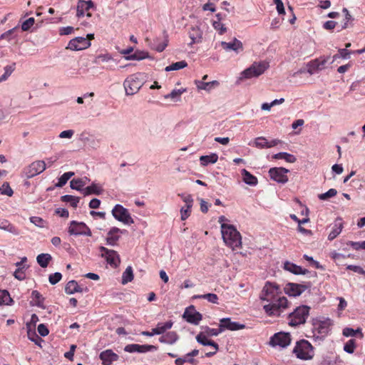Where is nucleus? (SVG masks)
<instances>
[{
    "mask_svg": "<svg viewBox=\"0 0 365 365\" xmlns=\"http://www.w3.org/2000/svg\"><path fill=\"white\" fill-rule=\"evenodd\" d=\"M221 232L223 241L227 246L233 250L241 247L242 237L234 225L222 224Z\"/></svg>",
    "mask_w": 365,
    "mask_h": 365,
    "instance_id": "nucleus-1",
    "label": "nucleus"
},
{
    "mask_svg": "<svg viewBox=\"0 0 365 365\" xmlns=\"http://www.w3.org/2000/svg\"><path fill=\"white\" fill-rule=\"evenodd\" d=\"M291 303L288 299L281 296L263 306L266 314L272 317H279L289 307Z\"/></svg>",
    "mask_w": 365,
    "mask_h": 365,
    "instance_id": "nucleus-2",
    "label": "nucleus"
},
{
    "mask_svg": "<svg viewBox=\"0 0 365 365\" xmlns=\"http://www.w3.org/2000/svg\"><path fill=\"white\" fill-rule=\"evenodd\" d=\"M310 309V307L307 305H300L296 307L287 316L288 324L291 327H297L305 324L309 316Z\"/></svg>",
    "mask_w": 365,
    "mask_h": 365,
    "instance_id": "nucleus-3",
    "label": "nucleus"
},
{
    "mask_svg": "<svg viewBox=\"0 0 365 365\" xmlns=\"http://www.w3.org/2000/svg\"><path fill=\"white\" fill-rule=\"evenodd\" d=\"M312 332L314 336L319 339H324L329 332L332 326V321L329 319H313L312 322Z\"/></svg>",
    "mask_w": 365,
    "mask_h": 365,
    "instance_id": "nucleus-4",
    "label": "nucleus"
},
{
    "mask_svg": "<svg viewBox=\"0 0 365 365\" xmlns=\"http://www.w3.org/2000/svg\"><path fill=\"white\" fill-rule=\"evenodd\" d=\"M293 353L297 358L302 360L312 359L314 356V347L305 339H302L297 342Z\"/></svg>",
    "mask_w": 365,
    "mask_h": 365,
    "instance_id": "nucleus-5",
    "label": "nucleus"
},
{
    "mask_svg": "<svg viewBox=\"0 0 365 365\" xmlns=\"http://www.w3.org/2000/svg\"><path fill=\"white\" fill-rule=\"evenodd\" d=\"M144 84L143 74L140 73L128 76L124 81L123 86L127 95H134Z\"/></svg>",
    "mask_w": 365,
    "mask_h": 365,
    "instance_id": "nucleus-6",
    "label": "nucleus"
},
{
    "mask_svg": "<svg viewBox=\"0 0 365 365\" xmlns=\"http://www.w3.org/2000/svg\"><path fill=\"white\" fill-rule=\"evenodd\" d=\"M280 294L281 290L278 284L267 282L259 294V298L261 301L269 303L281 297Z\"/></svg>",
    "mask_w": 365,
    "mask_h": 365,
    "instance_id": "nucleus-7",
    "label": "nucleus"
},
{
    "mask_svg": "<svg viewBox=\"0 0 365 365\" xmlns=\"http://www.w3.org/2000/svg\"><path fill=\"white\" fill-rule=\"evenodd\" d=\"M267 68V65L265 63H254L250 67L245 69L242 73L240 78H251L253 77H258L262 74Z\"/></svg>",
    "mask_w": 365,
    "mask_h": 365,
    "instance_id": "nucleus-8",
    "label": "nucleus"
},
{
    "mask_svg": "<svg viewBox=\"0 0 365 365\" xmlns=\"http://www.w3.org/2000/svg\"><path fill=\"white\" fill-rule=\"evenodd\" d=\"M112 215L115 219L126 225L134 223L128 210L121 205H116L112 210Z\"/></svg>",
    "mask_w": 365,
    "mask_h": 365,
    "instance_id": "nucleus-9",
    "label": "nucleus"
},
{
    "mask_svg": "<svg viewBox=\"0 0 365 365\" xmlns=\"http://www.w3.org/2000/svg\"><path fill=\"white\" fill-rule=\"evenodd\" d=\"M68 232L71 235L91 236L92 235L90 228L84 222L75 220L71 222Z\"/></svg>",
    "mask_w": 365,
    "mask_h": 365,
    "instance_id": "nucleus-10",
    "label": "nucleus"
},
{
    "mask_svg": "<svg viewBox=\"0 0 365 365\" xmlns=\"http://www.w3.org/2000/svg\"><path fill=\"white\" fill-rule=\"evenodd\" d=\"M289 172L288 169L284 168H272L269 170V177L274 181L278 183L285 184L288 182L287 174Z\"/></svg>",
    "mask_w": 365,
    "mask_h": 365,
    "instance_id": "nucleus-11",
    "label": "nucleus"
},
{
    "mask_svg": "<svg viewBox=\"0 0 365 365\" xmlns=\"http://www.w3.org/2000/svg\"><path fill=\"white\" fill-rule=\"evenodd\" d=\"M291 342V336L289 333L279 332L271 337L269 344L272 346H279L287 347Z\"/></svg>",
    "mask_w": 365,
    "mask_h": 365,
    "instance_id": "nucleus-12",
    "label": "nucleus"
},
{
    "mask_svg": "<svg viewBox=\"0 0 365 365\" xmlns=\"http://www.w3.org/2000/svg\"><path fill=\"white\" fill-rule=\"evenodd\" d=\"M309 287V286L308 285L290 282L287 283L285 285L284 291L285 294H288L289 296L297 297L299 296L302 293H303Z\"/></svg>",
    "mask_w": 365,
    "mask_h": 365,
    "instance_id": "nucleus-13",
    "label": "nucleus"
},
{
    "mask_svg": "<svg viewBox=\"0 0 365 365\" xmlns=\"http://www.w3.org/2000/svg\"><path fill=\"white\" fill-rule=\"evenodd\" d=\"M328 58V57H320L307 63V73H309L310 75H313L319 71L322 70L324 68V65L327 63Z\"/></svg>",
    "mask_w": 365,
    "mask_h": 365,
    "instance_id": "nucleus-14",
    "label": "nucleus"
},
{
    "mask_svg": "<svg viewBox=\"0 0 365 365\" xmlns=\"http://www.w3.org/2000/svg\"><path fill=\"white\" fill-rule=\"evenodd\" d=\"M157 346L153 345L143 344L140 345L137 344H128L125 346L124 350L126 352L133 353H146L149 351H154L157 350Z\"/></svg>",
    "mask_w": 365,
    "mask_h": 365,
    "instance_id": "nucleus-15",
    "label": "nucleus"
},
{
    "mask_svg": "<svg viewBox=\"0 0 365 365\" xmlns=\"http://www.w3.org/2000/svg\"><path fill=\"white\" fill-rule=\"evenodd\" d=\"M90 46L91 42L86 38L78 36L71 40L67 48L73 51H79L87 48Z\"/></svg>",
    "mask_w": 365,
    "mask_h": 365,
    "instance_id": "nucleus-16",
    "label": "nucleus"
},
{
    "mask_svg": "<svg viewBox=\"0 0 365 365\" xmlns=\"http://www.w3.org/2000/svg\"><path fill=\"white\" fill-rule=\"evenodd\" d=\"M46 170V163L43 160H36L32 163L26 169V175L29 178L34 177Z\"/></svg>",
    "mask_w": 365,
    "mask_h": 365,
    "instance_id": "nucleus-17",
    "label": "nucleus"
},
{
    "mask_svg": "<svg viewBox=\"0 0 365 365\" xmlns=\"http://www.w3.org/2000/svg\"><path fill=\"white\" fill-rule=\"evenodd\" d=\"M196 340L203 346H211L213 348V352L205 353L206 356H211L214 355L218 350V344L214 341L209 339L208 336H206V334H202V332L197 335Z\"/></svg>",
    "mask_w": 365,
    "mask_h": 365,
    "instance_id": "nucleus-18",
    "label": "nucleus"
},
{
    "mask_svg": "<svg viewBox=\"0 0 365 365\" xmlns=\"http://www.w3.org/2000/svg\"><path fill=\"white\" fill-rule=\"evenodd\" d=\"M222 331L225 330L237 331L245 328V325L236 322H232L230 318H222L220 320Z\"/></svg>",
    "mask_w": 365,
    "mask_h": 365,
    "instance_id": "nucleus-19",
    "label": "nucleus"
},
{
    "mask_svg": "<svg viewBox=\"0 0 365 365\" xmlns=\"http://www.w3.org/2000/svg\"><path fill=\"white\" fill-rule=\"evenodd\" d=\"M202 314L197 312L192 306L190 309H187L183 314V318H185L187 322L195 325L199 324L202 320Z\"/></svg>",
    "mask_w": 365,
    "mask_h": 365,
    "instance_id": "nucleus-20",
    "label": "nucleus"
},
{
    "mask_svg": "<svg viewBox=\"0 0 365 365\" xmlns=\"http://www.w3.org/2000/svg\"><path fill=\"white\" fill-rule=\"evenodd\" d=\"M126 232L125 230H120L118 227H113L110 229L106 237V243L108 245L115 246L119 240L120 234H124Z\"/></svg>",
    "mask_w": 365,
    "mask_h": 365,
    "instance_id": "nucleus-21",
    "label": "nucleus"
},
{
    "mask_svg": "<svg viewBox=\"0 0 365 365\" xmlns=\"http://www.w3.org/2000/svg\"><path fill=\"white\" fill-rule=\"evenodd\" d=\"M220 44L225 51H234L238 53L243 50L242 43L236 38L231 42L221 41Z\"/></svg>",
    "mask_w": 365,
    "mask_h": 365,
    "instance_id": "nucleus-22",
    "label": "nucleus"
},
{
    "mask_svg": "<svg viewBox=\"0 0 365 365\" xmlns=\"http://www.w3.org/2000/svg\"><path fill=\"white\" fill-rule=\"evenodd\" d=\"M87 287H82L75 280L69 281L65 286V292L68 294H73L76 292H88Z\"/></svg>",
    "mask_w": 365,
    "mask_h": 365,
    "instance_id": "nucleus-23",
    "label": "nucleus"
},
{
    "mask_svg": "<svg viewBox=\"0 0 365 365\" xmlns=\"http://www.w3.org/2000/svg\"><path fill=\"white\" fill-rule=\"evenodd\" d=\"M118 355L114 353L111 349H107L100 354V359L103 365H109L111 363L118 361Z\"/></svg>",
    "mask_w": 365,
    "mask_h": 365,
    "instance_id": "nucleus-24",
    "label": "nucleus"
},
{
    "mask_svg": "<svg viewBox=\"0 0 365 365\" xmlns=\"http://www.w3.org/2000/svg\"><path fill=\"white\" fill-rule=\"evenodd\" d=\"M280 143L278 139H274L271 141H267L264 137H258L255 140V145L258 148H270L276 146Z\"/></svg>",
    "mask_w": 365,
    "mask_h": 365,
    "instance_id": "nucleus-25",
    "label": "nucleus"
},
{
    "mask_svg": "<svg viewBox=\"0 0 365 365\" xmlns=\"http://www.w3.org/2000/svg\"><path fill=\"white\" fill-rule=\"evenodd\" d=\"M284 269L294 274H306L309 273V270L306 269H303L302 267L298 266L292 262L289 261H286L284 263Z\"/></svg>",
    "mask_w": 365,
    "mask_h": 365,
    "instance_id": "nucleus-26",
    "label": "nucleus"
},
{
    "mask_svg": "<svg viewBox=\"0 0 365 365\" xmlns=\"http://www.w3.org/2000/svg\"><path fill=\"white\" fill-rule=\"evenodd\" d=\"M101 257H104L110 265L115 267H116L120 262L118 252L113 250H110L106 254H101Z\"/></svg>",
    "mask_w": 365,
    "mask_h": 365,
    "instance_id": "nucleus-27",
    "label": "nucleus"
},
{
    "mask_svg": "<svg viewBox=\"0 0 365 365\" xmlns=\"http://www.w3.org/2000/svg\"><path fill=\"white\" fill-rule=\"evenodd\" d=\"M94 7V4L91 0L84 1L79 0L77 4L76 16L79 18L84 16L85 11H88L90 9Z\"/></svg>",
    "mask_w": 365,
    "mask_h": 365,
    "instance_id": "nucleus-28",
    "label": "nucleus"
},
{
    "mask_svg": "<svg viewBox=\"0 0 365 365\" xmlns=\"http://www.w3.org/2000/svg\"><path fill=\"white\" fill-rule=\"evenodd\" d=\"M0 230L6 231L15 236L21 234L20 230L6 220H0Z\"/></svg>",
    "mask_w": 365,
    "mask_h": 365,
    "instance_id": "nucleus-29",
    "label": "nucleus"
},
{
    "mask_svg": "<svg viewBox=\"0 0 365 365\" xmlns=\"http://www.w3.org/2000/svg\"><path fill=\"white\" fill-rule=\"evenodd\" d=\"M342 229V220L341 218H337L334 222L331 231L328 235L329 240L331 241L334 240L341 232Z\"/></svg>",
    "mask_w": 365,
    "mask_h": 365,
    "instance_id": "nucleus-30",
    "label": "nucleus"
},
{
    "mask_svg": "<svg viewBox=\"0 0 365 365\" xmlns=\"http://www.w3.org/2000/svg\"><path fill=\"white\" fill-rule=\"evenodd\" d=\"M242 180L245 182V183L255 186L257 185L258 183L257 178L252 175L249 171H247L245 169H243L242 170Z\"/></svg>",
    "mask_w": 365,
    "mask_h": 365,
    "instance_id": "nucleus-31",
    "label": "nucleus"
},
{
    "mask_svg": "<svg viewBox=\"0 0 365 365\" xmlns=\"http://www.w3.org/2000/svg\"><path fill=\"white\" fill-rule=\"evenodd\" d=\"M202 33L198 27H192L189 36L191 38L190 46L201 41Z\"/></svg>",
    "mask_w": 365,
    "mask_h": 365,
    "instance_id": "nucleus-32",
    "label": "nucleus"
},
{
    "mask_svg": "<svg viewBox=\"0 0 365 365\" xmlns=\"http://www.w3.org/2000/svg\"><path fill=\"white\" fill-rule=\"evenodd\" d=\"M178 339V335L175 331H169L165 334L163 335L159 341L162 343L173 344Z\"/></svg>",
    "mask_w": 365,
    "mask_h": 365,
    "instance_id": "nucleus-33",
    "label": "nucleus"
},
{
    "mask_svg": "<svg viewBox=\"0 0 365 365\" xmlns=\"http://www.w3.org/2000/svg\"><path fill=\"white\" fill-rule=\"evenodd\" d=\"M198 352H199L198 350L195 349L192 351H191L190 353L186 354L185 356L182 357V358H178L175 360L176 365H181L183 363H186V362L192 364L194 362L192 356L197 355Z\"/></svg>",
    "mask_w": 365,
    "mask_h": 365,
    "instance_id": "nucleus-34",
    "label": "nucleus"
},
{
    "mask_svg": "<svg viewBox=\"0 0 365 365\" xmlns=\"http://www.w3.org/2000/svg\"><path fill=\"white\" fill-rule=\"evenodd\" d=\"M218 160V155L216 153H212L209 155H202L200 161L202 165L206 166L210 163H215Z\"/></svg>",
    "mask_w": 365,
    "mask_h": 365,
    "instance_id": "nucleus-35",
    "label": "nucleus"
},
{
    "mask_svg": "<svg viewBox=\"0 0 365 365\" xmlns=\"http://www.w3.org/2000/svg\"><path fill=\"white\" fill-rule=\"evenodd\" d=\"M83 191L84 195H89L92 194L98 195L102 193L103 189L98 185L92 183L90 186H88L83 190Z\"/></svg>",
    "mask_w": 365,
    "mask_h": 365,
    "instance_id": "nucleus-36",
    "label": "nucleus"
},
{
    "mask_svg": "<svg viewBox=\"0 0 365 365\" xmlns=\"http://www.w3.org/2000/svg\"><path fill=\"white\" fill-rule=\"evenodd\" d=\"M51 259V255L46 253L38 255L36 258L37 262L43 268L46 267Z\"/></svg>",
    "mask_w": 365,
    "mask_h": 365,
    "instance_id": "nucleus-37",
    "label": "nucleus"
},
{
    "mask_svg": "<svg viewBox=\"0 0 365 365\" xmlns=\"http://www.w3.org/2000/svg\"><path fill=\"white\" fill-rule=\"evenodd\" d=\"M61 200L62 202H69L70 205L73 207L76 208L78 207V204L80 200L79 197L71 195H65L61 197Z\"/></svg>",
    "mask_w": 365,
    "mask_h": 365,
    "instance_id": "nucleus-38",
    "label": "nucleus"
},
{
    "mask_svg": "<svg viewBox=\"0 0 365 365\" xmlns=\"http://www.w3.org/2000/svg\"><path fill=\"white\" fill-rule=\"evenodd\" d=\"M273 158L274 159H284L288 163H295L297 158L294 155L289 154L286 152H281L274 155Z\"/></svg>",
    "mask_w": 365,
    "mask_h": 365,
    "instance_id": "nucleus-39",
    "label": "nucleus"
},
{
    "mask_svg": "<svg viewBox=\"0 0 365 365\" xmlns=\"http://www.w3.org/2000/svg\"><path fill=\"white\" fill-rule=\"evenodd\" d=\"M31 297L36 300L35 304H32V302H31V304L32 306L35 305L40 308H43V309L45 308V307L43 305L44 298L40 294L39 292H38L37 290H34L31 293Z\"/></svg>",
    "mask_w": 365,
    "mask_h": 365,
    "instance_id": "nucleus-40",
    "label": "nucleus"
},
{
    "mask_svg": "<svg viewBox=\"0 0 365 365\" xmlns=\"http://www.w3.org/2000/svg\"><path fill=\"white\" fill-rule=\"evenodd\" d=\"M13 302L10 294L7 290H0V305H10Z\"/></svg>",
    "mask_w": 365,
    "mask_h": 365,
    "instance_id": "nucleus-41",
    "label": "nucleus"
},
{
    "mask_svg": "<svg viewBox=\"0 0 365 365\" xmlns=\"http://www.w3.org/2000/svg\"><path fill=\"white\" fill-rule=\"evenodd\" d=\"M74 175L73 172H67L63 173L59 178L58 182L56 184V187H62L64 186L68 180Z\"/></svg>",
    "mask_w": 365,
    "mask_h": 365,
    "instance_id": "nucleus-42",
    "label": "nucleus"
},
{
    "mask_svg": "<svg viewBox=\"0 0 365 365\" xmlns=\"http://www.w3.org/2000/svg\"><path fill=\"white\" fill-rule=\"evenodd\" d=\"M133 279V269L130 266H128L122 276V284H125Z\"/></svg>",
    "mask_w": 365,
    "mask_h": 365,
    "instance_id": "nucleus-43",
    "label": "nucleus"
},
{
    "mask_svg": "<svg viewBox=\"0 0 365 365\" xmlns=\"http://www.w3.org/2000/svg\"><path fill=\"white\" fill-rule=\"evenodd\" d=\"M194 298L195 299H205L211 303L218 304V297L215 294L208 293V294H201V295H195V296H194Z\"/></svg>",
    "mask_w": 365,
    "mask_h": 365,
    "instance_id": "nucleus-44",
    "label": "nucleus"
},
{
    "mask_svg": "<svg viewBox=\"0 0 365 365\" xmlns=\"http://www.w3.org/2000/svg\"><path fill=\"white\" fill-rule=\"evenodd\" d=\"M187 66V63L185 61H180L173 63L171 65L167 66L165 70L166 71H178V70L184 68Z\"/></svg>",
    "mask_w": 365,
    "mask_h": 365,
    "instance_id": "nucleus-45",
    "label": "nucleus"
},
{
    "mask_svg": "<svg viewBox=\"0 0 365 365\" xmlns=\"http://www.w3.org/2000/svg\"><path fill=\"white\" fill-rule=\"evenodd\" d=\"M149 56L148 53L142 51H136L134 53L126 57L128 60H143Z\"/></svg>",
    "mask_w": 365,
    "mask_h": 365,
    "instance_id": "nucleus-46",
    "label": "nucleus"
},
{
    "mask_svg": "<svg viewBox=\"0 0 365 365\" xmlns=\"http://www.w3.org/2000/svg\"><path fill=\"white\" fill-rule=\"evenodd\" d=\"M85 182L81 178H74L70 182V187L71 189L78 191L83 190V187L85 185Z\"/></svg>",
    "mask_w": 365,
    "mask_h": 365,
    "instance_id": "nucleus-47",
    "label": "nucleus"
},
{
    "mask_svg": "<svg viewBox=\"0 0 365 365\" xmlns=\"http://www.w3.org/2000/svg\"><path fill=\"white\" fill-rule=\"evenodd\" d=\"M185 88H182V89H174L171 91L170 93L168 94V95H165V98H170L171 99H173V101H178L180 100V96L182 95V93H183L184 92H185Z\"/></svg>",
    "mask_w": 365,
    "mask_h": 365,
    "instance_id": "nucleus-48",
    "label": "nucleus"
},
{
    "mask_svg": "<svg viewBox=\"0 0 365 365\" xmlns=\"http://www.w3.org/2000/svg\"><path fill=\"white\" fill-rule=\"evenodd\" d=\"M201 332L202 334H206V336H217L222 331V329H221L220 324L218 329H213V328H210L208 327H205L204 328V330Z\"/></svg>",
    "mask_w": 365,
    "mask_h": 365,
    "instance_id": "nucleus-49",
    "label": "nucleus"
},
{
    "mask_svg": "<svg viewBox=\"0 0 365 365\" xmlns=\"http://www.w3.org/2000/svg\"><path fill=\"white\" fill-rule=\"evenodd\" d=\"M173 323L172 321H168L164 324L158 323L156 326V329L158 331V335L163 334L166 330L170 329Z\"/></svg>",
    "mask_w": 365,
    "mask_h": 365,
    "instance_id": "nucleus-50",
    "label": "nucleus"
},
{
    "mask_svg": "<svg viewBox=\"0 0 365 365\" xmlns=\"http://www.w3.org/2000/svg\"><path fill=\"white\" fill-rule=\"evenodd\" d=\"M0 194L11 197L14 194V191L9 185V183L4 182L0 187Z\"/></svg>",
    "mask_w": 365,
    "mask_h": 365,
    "instance_id": "nucleus-51",
    "label": "nucleus"
},
{
    "mask_svg": "<svg viewBox=\"0 0 365 365\" xmlns=\"http://www.w3.org/2000/svg\"><path fill=\"white\" fill-rule=\"evenodd\" d=\"M192 206L191 205H185L181 207L180 209V215H181V220H185L189 217L191 213V208Z\"/></svg>",
    "mask_w": 365,
    "mask_h": 365,
    "instance_id": "nucleus-52",
    "label": "nucleus"
},
{
    "mask_svg": "<svg viewBox=\"0 0 365 365\" xmlns=\"http://www.w3.org/2000/svg\"><path fill=\"white\" fill-rule=\"evenodd\" d=\"M14 66L15 63H14L12 66H6L4 67V73L1 76L0 81H6L9 76H11V74L14 71Z\"/></svg>",
    "mask_w": 365,
    "mask_h": 365,
    "instance_id": "nucleus-53",
    "label": "nucleus"
},
{
    "mask_svg": "<svg viewBox=\"0 0 365 365\" xmlns=\"http://www.w3.org/2000/svg\"><path fill=\"white\" fill-rule=\"evenodd\" d=\"M356 341L354 339L349 340L344 346V350L349 353L352 354L354 351L356 347Z\"/></svg>",
    "mask_w": 365,
    "mask_h": 365,
    "instance_id": "nucleus-54",
    "label": "nucleus"
},
{
    "mask_svg": "<svg viewBox=\"0 0 365 365\" xmlns=\"http://www.w3.org/2000/svg\"><path fill=\"white\" fill-rule=\"evenodd\" d=\"M337 194L336 189L331 188L327 192L319 195V198L322 200H325L329 197H334Z\"/></svg>",
    "mask_w": 365,
    "mask_h": 365,
    "instance_id": "nucleus-55",
    "label": "nucleus"
},
{
    "mask_svg": "<svg viewBox=\"0 0 365 365\" xmlns=\"http://www.w3.org/2000/svg\"><path fill=\"white\" fill-rule=\"evenodd\" d=\"M346 245H350L355 250H359L360 249L365 250V240L363 242L349 241Z\"/></svg>",
    "mask_w": 365,
    "mask_h": 365,
    "instance_id": "nucleus-56",
    "label": "nucleus"
},
{
    "mask_svg": "<svg viewBox=\"0 0 365 365\" xmlns=\"http://www.w3.org/2000/svg\"><path fill=\"white\" fill-rule=\"evenodd\" d=\"M62 278V274L60 272H55L52 274L48 277L49 282L54 285L57 284Z\"/></svg>",
    "mask_w": 365,
    "mask_h": 365,
    "instance_id": "nucleus-57",
    "label": "nucleus"
},
{
    "mask_svg": "<svg viewBox=\"0 0 365 365\" xmlns=\"http://www.w3.org/2000/svg\"><path fill=\"white\" fill-rule=\"evenodd\" d=\"M34 19L33 17L29 18L24 21L21 25V29L23 31H28L34 25Z\"/></svg>",
    "mask_w": 365,
    "mask_h": 365,
    "instance_id": "nucleus-58",
    "label": "nucleus"
},
{
    "mask_svg": "<svg viewBox=\"0 0 365 365\" xmlns=\"http://www.w3.org/2000/svg\"><path fill=\"white\" fill-rule=\"evenodd\" d=\"M195 84L198 89L210 91L211 89L210 82H204L203 81H195Z\"/></svg>",
    "mask_w": 365,
    "mask_h": 365,
    "instance_id": "nucleus-59",
    "label": "nucleus"
},
{
    "mask_svg": "<svg viewBox=\"0 0 365 365\" xmlns=\"http://www.w3.org/2000/svg\"><path fill=\"white\" fill-rule=\"evenodd\" d=\"M213 27L215 28V29L218 31L220 35L223 34L227 30L224 24H222L220 21H214Z\"/></svg>",
    "mask_w": 365,
    "mask_h": 365,
    "instance_id": "nucleus-60",
    "label": "nucleus"
},
{
    "mask_svg": "<svg viewBox=\"0 0 365 365\" xmlns=\"http://www.w3.org/2000/svg\"><path fill=\"white\" fill-rule=\"evenodd\" d=\"M346 269L360 274L365 275V270L360 266L350 264L346 267Z\"/></svg>",
    "mask_w": 365,
    "mask_h": 365,
    "instance_id": "nucleus-61",
    "label": "nucleus"
},
{
    "mask_svg": "<svg viewBox=\"0 0 365 365\" xmlns=\"http://www.w3.org/2000/svg\"><path fill=\"white\" fill-rule=\"evenodd\" d=\"M30 221L31 223L34 224L37 227H44V221L41 217L34 216L30 217Z\"/></svg>",
    "mask_w": 365,
    "mask_h": 365,
    "instance_id": "nucleus-62",
    "label": "nucleus"
},
{
    "mask_svg": "<svg viewBox=\"0 0 365 365\" xmlns=\"http://www.w3.org/2000/svg\"><path fill=\"white\" fill-rule=\"evenodd\" d=\"M24 269V266L23 267H19L16 269V271L14 273V276L16 279L19 280H23L25 279V273L24 272L23 269Z\"/></svg>",
    "mask_w": 365,
    "mask_h": 365,
    "instance_id": "nucleus-63",
    "label": "nucleus"
},
{
    "mask_svg": "<svg viewBox=\"0 0 365 365\" xmlns=\"http://www.w3.org/2000/svg\"><path fill=\"white\" fill-rule=\"evenodd\" d=\"M168 39L167 35L165 36V40L162 43H159L154 46V49L158 52H162L168 46Z\"/></svg>",
    "mask_w": 365,
    "mask_h": 365,
    "instance_id": "nucleus-64",
    "label": "nucleus"
}]
</instances>
